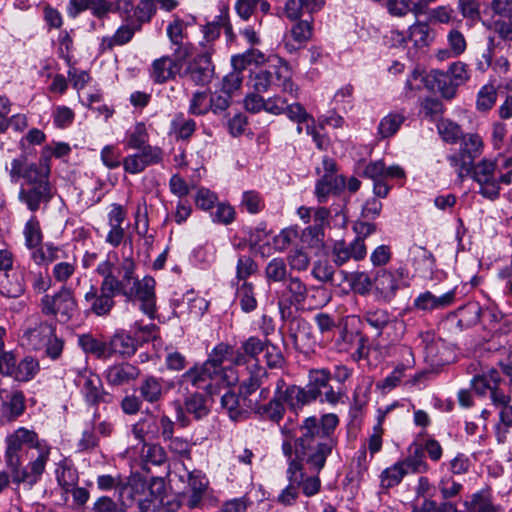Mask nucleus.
<instances>
[{"label": "nucleus", "instance_id": "nucleus-33", "mask_svg": "<svg viewBox=\"0 0 512 512\" xmlns=\"http://www.w3.org/2000/svg\"><path fill=\"white\" fill-rule=\"evenodd\" d=\"M82 392L86 401L90 404L106 402L108 393L104 391L102 381L97 375L84 376Z\"/></svg>", "mask_w": 512, "mask_h": 512}, {"label": "nucleus", "instance_id": "nucleus-25", "mask_svg": "<svg viewBox=\"0 0 512 512\" xmlns=\"http://www.w3.org/2000/svg\"><path fill=\"white\" fill-rule=\"evenodd\" d=\"M140 397L143 401L154 404L159 402L168 391L161 378L150 375L146 376L138 387Z\"/></svg>", "mask_w": 512, "mask_h": 512}, {"label": "nucleus", "instance_id": "nucleus-64", "mask_svg": "<svg viewBox=\"0 0 512 512\" xmlns=\"http://www.w3.org/2000/svg\"><path fill=\"white\" fill-rule=\"evenodd\" d=\"M413 512H459L456 505L449 501L437 503L432 499H425L421 506Z\"/></svg>", "mask_w": 512, "mask_h": 512}, {"label": "nucleus", "instance_id": "nucleus-28", "mask_svg": "<svg viewBox=\"0 0 512 512\" xmlns=\"http://www.w3.org/2000/svg\"><path fill=\"white\" fill-rule=\"evenodd\" d=\"M25 292L23 276L15 271L1 274L0 295L8 299L20 298Z\"/></svg>", "mask_w": 512, "mask_h": 512}, {"label": "nucleus", "instance_id": "nucleus-36", "mask_svg": "<svg viewBox=\"0 0 512 512\" xmlns=\"http://www.w3.org/2000/svg\"><path fill=\"white\" fill-rule=\"evenodd\" d=\"M136 263L130 256L124 257L118 268L117 284L113 287L118 294H126V290L133 285L135 279Z\"/></svg>", "mask_w": 512, "mask_h": 512}, {"label": "nucleus", "instance_id": "nucleus-10", "mask_svg": "<svg viewBox=\"0 0 512 512\" xmlns=\"http://www.w3.org/2000/svg\"><path fill=\"white\" fill-rule=\"evenodd\" d=\"M496 167V161L483 159L476 165L473 164L470 172L480 186L479 193L489 200H496L499 197L500 186L495 177Z\"/></svg>", "mask_w": 512, "mask_h": 512}, {"label": "nucleus", "instance_id": "nucleus-50", "mask_svg": "<svg viewBox=\"0 0 512 512\" xmlns=\"http://www.w3.org/2000/svg\"><path fill=\"white\" fill-rule=\"evenodd\" d=\"M60 250L51 244L41 245L31 252V258L37 265H45L60 259Z\"/></svg>", "mask_w": 512, "mask_h": 512}, {"label": "nucleus", "instance_id": "nucleus-55", "mask_svg": "<svg viewBox=\"0 0 512 512\" xmlns=\"http://www.w3.org/2000/svg\"><path fill=\"white\" fill-rule=\"evenodd\" d=\"M497 91L492 84L483 86L477 95L476 107L479 111L490 110L496 102Z\"/></svg>", "mask_w": 512, "mask_h": 512}, {"label": "nucleus", "instance_id": "nucleus-21", "mask_svg": "<svg viewBox=\"0 0 512 512\" xmlns=\"http://www.w3.org/2000/svg\"><path fill=\"white\" fill-rule=\"evenodd\" d=\"M185 476L187 477V487L183 494L186 497V505L192 509L200 504L207 482L200 471H186L185 475H181L180 478L184 479Z\"/></svg>", "mask_w": 512, "mask_h": 512}, {"label": "nucleus", "instance_id": "nucleus-4", "mask_svg": "<svg viewBox=\"0 0 512 512\" xmlns=\"http://www.w3.org/2000/svg\"><path fill=\"white\" fill-rule=\"evenodd\" d=\"M27 345L36 351H44L52 360L58 359L64 348V340L56 335L55 326L46 321L35 323L24 333Z\"/></svg>", "mask_w": 512, "mask_h": 512}, {"label": "nucleus", "instance_id": "nucleus-15", "mask_svg": "<svg viewBox=\"0 0 512 512\" xmlns=\"http://www.w3.org/2000/svg\"><path fill=\"white\" fill-rule=\"evenodd\" d=\"M53 196L52 185H39L38 187H22L19 191L18 199L26 205L30 212L35 213L42 206L48 205Z\"/></svg>", "mask_w": 512, "mask_h": 512}, {"label": "nucleus", "instance_id": "nucleus-44", "mask_svg": "<svg viewBox=\"0 0 512 512\" xmlns=\"http://www.w3.org/2000/svg\"><path fill=\"white\" fill-rule=\"evenodd\" d=\"M38 370V361L31 356H27L17 364L15 372H10V377L17 381L26 382L31 380Z\"/></svg>", "mask_w": 512, "mask_h": 512}, {"label": "nucleus", "instance_id": "nucleus-39", "mask_svg": "<svg viewBox=\"0 0 512 512\" xmlns=\"http://www.w3.org/2000/svg\"><path fill=\"white\" fill-rule=\"evenodd\" d=\"M156 10L157 7L154 3V0H140L137 6L134 8L133 13H131V9L128 13L123 14L130 18L136 25H139L141 28L144 23L151 20Z\"/></svg>", "mask_w": 512, "mask_h": 512}, {"label": "nucleus", "instance_id": "nucleus-7", "mask_svg": "<svg viewBox=\"0 0 512 512\" xmlns=\"http://www.w3.org/2000/svg\"><path fill=\"white\" fill-rule=\"evenodd\" d=\"M461 146L458 154L449 156L452 166L457 168L459 177L470 174L474 160L483 150V140L478 134H466L461 137Z\"/></svg>", "mask_w": 512, "mask_h": 512}, {"label": "nucleus", "instance_id": "nucleus-43", "mask_svg": "<svg viewBox=\"0 0 512 512\" xmlns=\"http://www.w3.org/2000/svg\"><path fill=\"white\" fill-rule=\"evenodd\" d=\"M79 344L87 353H91L97 358H109V342H103L86 334L79 337Z\"/></svg>", "mask_w": 512, "mask_h": 512}, {"label": "nucleus", "instance_id": "nucleus-26", "mask_svg": "<svg viewBox=\"0 0 512 512\" xmlns=\"http://www.w3.org/2000/svg\"><path fill=\"white\" fill-rule=\"evenodd\" d=\"M345 187V178L342 175L324 174L316 183L315 195L319 203H324L328 195L337 194Z\"/></svg>", "mask_w": 512, "mask_h": 512}, {"label": "nucleus", "instance_id": "nucleus-53", "mask_svg": "<svg viewBox=\"0 0 512 512\" xmlns=\"http://www.w3.org/2000/svg\"><path fill=\"white\" fill-rule=\"evenodd\" d=\"M331 379V373L327 369H314L309 372V384L307 388L317 393V398L321 395V389L328 386Z\"/></svg>", "mask_w": 512, "mask_h": 512}, {"label": "nucleus", "instance_id": "nucleus-58", "mask_svg": "<svg viewBox=\"0 0 512 512\" xmlns=\"http://www.w3.org/2000/svg\"><path fill=\"white\" fill-rule=\"evenodd\" d=\"M86 9H89L99 19L104 18L110 12H119L112 0H86Z\"/></svg>", "mask_w": 512, "mask_h": 512}, {"label": "nucleus", "instance_id": "nucleus-62", "mask_svg": "<svg viewBox=\"0 0 512 512\" xmlns=\"http://www.w3.org/2000/svg\"><path fill=\"white\" fill-rule=\"evenodd\" d=\"M313 34V26L311 21L298 20V22L292 27L291 35L299 44H304L309 41Z\"/></svg>", "mask_w": 512, "mask_h": 512}, {"label": "nucleus", "instance_id": "nucleus-37", "mask_svg": "<svg viewBox=\"0 0 512 512\" xmlns=\"http://www.w3.org/2000/svg\"><path fill=\"white\" fill-rule=\"evenodd\" d=\"M365 320L370 326L376 329L391 326L394 330L400 333L404 330V323L397 320L391 321L390 314L384 309H375L366 312Z\"/></svg>", "mask_w": 512, "mask_h": 512}, {"label": "nucleus", "instance_id": "nucleus-13", "mask_svg": "<svg viewBox=\"0 0 512 512\" xmlns=\"http://www.w3.org/2000/svg\"><path fill=\"white\" fill-rule=\"evenodd\" d=\"M117 293L113 287L100 285L98 290L96 286L90 285L89 290L84 294V302L89 305L91 313L97 316H105L113 308V298Z\"/></svg>", "mask_w": 512, "mask_h": 512}, {"label": "nucleus", "instance_id": "nucleus-5", "mask_svg": "<svg viewBox=\"0 0 512 512\" xmlns=\"http://www.w3.org/2000/svg\"><path fill=\"white\" fill-rule=\"evenodd\" d=\"M41 312L46 316H53L60 322H68L78 312V303L74 291L67 285L54 294H45L40 301Z\"/></svg>", "mask_w": 512, "mask_h": 512}, {"label": "nucleus", "instance_id": "nucleus-61", "mask_svg": "<svg viewBox=\"0 0 512 512\" xmlns=\"http://www.w3.org/2000/svg\"><path fill=\"white\" fill-rule=\"evenodd\" d=\"M139 150L140 151L135 153V155L139 156L145 168L150 165L158 164L163 159V152L159 147L145 145Z\"/></svg>", "mask_w": 512, "mask_h": 512}, {"label": "nucleus", "instance_id": "nucleus-52", "mask_svg": "<svg viewBox=\"0 0 512 512\" xmlns=\"http://www.w3.org/2000/svg\"><path fill=\"white\" fill-rule=\"evenodd\" d=\"M286 263L281 258L272 259L265 268V276L269 281L282 282L287 277Z\"/></svg>", "mask_w": 512, "mask_h": 512}, {"label": "nucleus", "instance_id": "nucleus-20", "mask_svg": "<svg viewBox=\"0 0 512 512\" xmlns=\"http://www.w3.org/2000/svg\"><path fill=\"white\" fill-rule=\"evenodd\" d=\"M303 476H305V473L302 471V464L296 460L291 461L287 469L289 485L283 489L278 496L277 501L279 503L287 506L293 504L296 501L298 497V487L301 485Z\"/></svg>", "mask_w": 512, "mask_h": 512}, {"label": "nucleus", "instance_id": "nucleus-12", "mask_svg": "<svg viewBox=\"0 0 512 512\" xmlns=\"http://www.w3.org/2000/svg\"><path fill=\"white\" fill-rule=\"evenodd\" d=\"M127 299H138L141 302V310L150 318L155 313V280L150 276L143 279H135L133 285L122 294Z\"/></svg>", "mask_w": 512, "mask_h": 512}, {"label": "nucleus", "instance_id": "nucleus-46", "mask_svg": "<svg viewBox=\"0 0 512 512\" xmlns=\"http://www.w3.org/2000/svg\"><path fill=\"white\" fill-rule=\"evenodd\" d=\"M184 408L186 412L192 414L197 420L202 419L209 412L206 399L200 393H193L188 396L184 401Z\"/></svg>", "mask_w": 512, "mask_h": 512}, {"label": "nucleus", "instance_id": "nucleus-59", "mask_svg": "<svg viewBox=\"0 0 512 512\" xmlns=\"http://www.w3.org/2000/svg\"><path fill=\"white\" fill-rule=\"evenodd\" d=\"M491 378L493 381V387L490 392V397H491L493 404L499 409L506 405H509L510 401H511L510 395L504 393L498 387V384L501 381L499 373L497 371H491Z\"/></svg>", "mask_w": 512, "mask_h": 512}, {"label": "nucleus", "instance_id": "nucleus-16", "mask_svg": "<svg viewBox=\"0 0 512 512\" xmlns=\"http://www.w3.org/2000/svg\"><path fill=\"white\" fill-rule=\"evenodd\" d=\"M366 246L361 237L347 244L344 241H337L332 248L333 262L337 266H342L349 260L359 261L366 256Z\"/></svg>", "mask_w": 512, "mask_h": 512}, {"label": "nucleus", "instance_id": "nucleus-45", "mask_svg": "<svg viewBox=\"0 0 512 512\" xmlns=\"http://www.w3.org/2000/svg\"><path fill=\"white\" fill-rule=\"evenodd\" d=\"M405 121V117L401 113H389L383 117L378 125V133L381 138H389L393 136Z\"/></svg>", "mask_w": 512, "mask_h": 512}, {"label": "nucleus", "instance_id": "nucleus-17", "mask_svg": "<svg viewBox=\"0 0 512 512\" xmlns=\"http://www.w3.org/2000/svg\"><path fill=\"white\" fill-rule=\"evenodd\" d=\"M184 75L189 77L196 85L203 86L210 83L214 75L210 55L208 53L197 55L188 63Z\"/></svg>", "mask_w": 512, "mask_h": 512}, {"label": "nucleus", "instance_id": "nucleus-35", "mask_svg": "<svg viewBox=\"0 0 512 512\" xmlns=\"http://www.w3.org/2000/svg\"><path fill=\"white\" fill-rule=\"evenodd\" d=\"M25 408L24 393L13 391L2 404V415L7 421L12 422L24 413Z\"/></svg>", "mask_w": 512, "mask_h": 512}, {"label": "nucleus", "instance_id": "nucleus-23", "mask_svg": "<svg viewBox=\"0 0 512 512\" xmlns=\"http://www.w3.org/2000/svg\"><path fill=\"white\" fill-rule=\"evenodd\" d=\"M222 377V370H219L211 362L206 361L201 366H195L181 376L182 383H191L195 387H201L209 380Z\"/></svg>", "mask_w": 512, "mask_h": 512}, {"label": "nucleus", "instance_id": "nucleus-19", "mask_svg": "<svg viewBox=\"0 0 512 512\" xmlns=\"http://www.w3.org/2000/svg\"><path fill=\"white\" fill-rule=\"evenodd\" d=\"M186 59L187 58H179L178 56H174V58L163 56L154 60L150 72L151 78L155 83L159 84L175 78V76L180 73L183 62Z\"/></svg>", "mask_w": 512, "mask_h": 512}, {"label": "nucleus", "instance_id": "nucleus-22", "mask_svg": "<svg viewBox=\"0 0 512 512\" xmlns=\"http://www.w3.org/2000/svg\"><path fill=\"white\" fill-rule=\"evenodd\" d=\"M455 300L453 290L441 295L435 296L430 291L420 293L413 302V307L420 311H433L450 306Z\"/></svg>", "mask_w": 512, "mask_h": 512}, {"label": "nucleus", "instance_id": "nucleus-47", "mask_svg": "<svg viewBox=\"0 0 512 512\" xmlns=\"http://www.w3.org/2000/svg\"><path fill=\"white\" fill-rule=\"evenodd\" d=\"M512 428V405H506L500 408L499 422L496 425V438L498 443H505Z\"/></svg>", "mask_w": 512, "mask_h": 512}, {"label": "nucleus", "instance_id": "nucleus-2", "mask_svg": "<svg viewBox=\"0 0 512 512\" xmlns=\"http://www.w3.org/2000/svg\"><path fill=\"white\" fill-rule=\"evenodd\" d=\"M284 386L285 380L277 373H269L263 367L257 366L241 383V391L245 394H253L260 389V398L267 399L273 387L274 397L263 405H260L257 399L254 400L253 411L264 419L278 423L285 413L284 401L279 394L280 388H284Z\"/></svg>", "mask_w": 512, "mask_h": 512}, {"label": "nucleus", "instance_id": "nucleus-14", "mask_svg": "<svg viewBox=\"0 0 512 512\" xmlns=\"http://www.w3.org/2000/svg\"><path fill=\"white\" fill-rule=\"evenodd\" d=\"M252 394H245L240 390V395L234 392H226L221 398L222 408L234 421L243 420L250 411H253L254 400L249 398Z\"/></svg>", "mask_w": 512, "mask_h": 512}, {"label": "nucleus", "instance_id": "nucleus-63", "mask_svg": "<svg viewBox=\"0 0 512 512\" xmlns=\"http://www.w3.org/2000/svg\"><path fill=\"white\" fill-rule=\"evenodd\" d=\"M257 269L258 266L251 257L242 256L237 262L236 277L239 281L247 282L246 279L256 273Z\"/></svg>", "mask_w": 512, "mask_h": 512}, {"label": "nucleus", "instance_id": "nucleus-31", "mask_svg": "<svg viewBox=\"0 0 512 512\" xmlns=\"http://www.w3.org/2000/svg\"><path fill=\"white\" fill-rule=\"evenodd\" d=\"M467 512H500L501 507L494 503L489 490H481L464 502Z\"/></svg>", "mask_w": 512, "mask_h": 512}, {"label": "nucleus", "instance_id": "nucleus-40", "mask_svg": "<svg viewBox=\"0 0 512 512\" xmlns=\"http://www.w3.org/2000/svg\"><path fill=\"white\" fill-rule=\"evenodd\" d=\"M23 235L25 238V246L32 252L42 245L43 234L40 222L36 216H32L25 224Z\"/></svg>", "mask_w": 512, "mask_h": 512}, {"label": "nucleus", "instance_id": "nucleus-51", "mask_svg": "<svg viewBox=\"0 0 512 512\" xmlns=\"http://www.w3.org/2000/svg\"><path fill=\"white\" fill-rule=\"evenodd\" d=\"M265 60L264 54L256 49H251L243 54L232 57V66L237 70H244L250 64H260Z\"/></svg>", "mask_w": 512, "mask_h": 512}, {"label": "nucleus", "instance_id": "nucleus-54", "mask_svg": "<svg viewBox=\"0 0 512 512\" xmlns=\"http://www.w3.org/2000/svg\"><path fill=\"white\" fill-rule=\"evenodd\" d=\"M287 262L292 271H306L310 265V257L301 248H295L289 251Z\"/></svg>", "mask_w": 512, "mask_h": 512}, {"label": "nucleus", "instance_id": "nucleus-3", "mask_svg": "<svg viewBox=\"0 0 512 512\" xmlns=\"http://www.w3.org/2000/svg\"><path fill=\"white\" fill-rule=\"evenodd\" d=\"M251 83L257 93L282 91L293 94L296 91L292 71L282 59H277L276 63L255 73L251 77Z\"/></svg>", "mask_w": 512, "mask_h": 512}, {"label": "nucleus", "instance_id": "nucleus-60", "mask_svg": "<svg viewBox=\"0 0 512 512\" xmlns=\"http://www.w3.org/2000/svg\"><path fill=\"white\" fill-rule=\"evenodd\" d=\"M148 134L143 123H138L127 136L126 145L131 149H140L147 145Z\"/></svg>", "mask_w": 512, "mask_h": 512}, {"label": "nucleus", "instance_id": "nucleus-41", "mask_svg": "<svg viewBox=\"0 0 512 512\" xmlns=\"http://www.w3.org/2000/svg\"><path fill=\"white\" fill-rule=\"evenodd\" d=\"M430 77L434 81L437 90L446 99L455 97L458 85L453 81L449 74L439 70H434L430 73Z\"/></svg>", "mask_w": 512, "mask_h": 512}, {"label": "nucleus", "instance_id": "nucleus-1", "mask_svg": "<svg viewBox=\"0 0 512 512\" xmlns=\"http://www.w3.org/2000/svg\"><path fill=\"white\" fill-rule=\"evenodd\" d=\"M339 423L336 414H325L318 420L306 418L300 426L301 435L295 440L296 461L319 473L325 466L327 458L337 446L333 433Z\"/></svg>", "mask_w": 512, "mask_h": 512}, {"label": "nucleus", "instance_id": "nucleus-32", "mask_svg": "<svg viewBox=\"0 0 512 512\" xmlns=\"http://www.w3.org/2000/svg\"><path fill=\"white\" fill-rule=\"evenodd\" d=\"M158 430V416L155 415L141 418L132 426V433L140 442L159 439Z\"/></svg>", "mask_w": 512, "mask_h": 512}, {"label": "nucleus", "instance_id": "nucleus-38", "mask_svg": "<svg viewBox=\"0 0 512 512\" xmlns=\"http://www.w3.org/2000/svg\"><path fill=\"white\" fill-rule=\"evenodd\" d=\"M136 352V342L129 335L115 334L109 341V354L130 357Z\"/></svg>", "mask_w": 512, "mask_h": 512}, {"label": "nucleus", "instance_id": "nucleus-34", "mask_svg": "<svg viewBox=\"0 0 512 512\" xmlns=\"http://www.w3.org/2000/svg\"><path fill=\"white\" fill-rule=\"evenodd\" d=\"M285 290L283 291L282 297L287 295L285 301L289 305L302 304L307 298L308 288L306 284L295 276H289L287 279Z\"/></svg>", "mask_w": 512, "mask_h": 512}, {"label": "nucleus", "instance_id": "nucleus-42", "mask_svg": "<svg viewBox=\"0 0 512 512\" xmlns=\"http://www.w3.org/2000/svg\"><path fill=\"white\" fill-rule=\"evenodd\" d=\"M407 469L408 473H424L428 470V465L424 461V451L421 446L415 445L410 449V455L400 462Z\"/></svg>", "mask_w": 512, "mask_h": 512}, {"label": "nucleus", "instance_id": "nucleus-9", "mask_svg": "<svg viewBox=\"0 0 512 512\" xmlns=\"http://www.w3.org/2000/svg\"><path fill=\"white\" fill-rule=\"evenodd\" d=\"M36 449L38 456L30 461L25 468L10 469L14 483H25L32 487L40 480L50 458L51 448L46 443H42Z\"/></svg>", "mask_w": 512, "mask_h": 512}, {"label": "nucleus", "instance_id": "nucleus-30", "mask_svg": "<svg viewBox=\"0 0 512 512\" xmlns=\"http://www.w3.org/2000/svg\"><path fill=\"white\" fill-rule=\"evenodd\" d=\"M433 41V30L428 23L416 21L408 29V42L415 50H424Z\"/></svg>", "mask_w": 512, "mask_h": 512}, {"label": "nucleus", "instance_id": "nucleus-29", "mask_svg": "<svg viewBox=\"0 0 512 512\" xmlns=\"http://www.w3.org/2000/svg\"><path fill=\"white\" fill-rule=\"evenodd\" d=\"M125 23L122 24L112 36L102 39V47L104 49H112L114 46L124 45L128 43L134 36L135 32L141 28L136 25L130 18L124 15Z\"/></svg>", "mask_w": 512, "mask_h": 512}, {"label": "nucleus", "instance_id": "nucleus-11", "mask_svg": "<svg viewBox=\"0 0 512 512\" xmlns=\"http://www.w3.org/2000/svg\"><path fill=\"white\" fill-rule=\"evenodd\" d=\"M403 277V269L394 272L386 269L378 270L374 276V292L377 300L384 303L391 302L401 286Z\"/></svg>", "mask_w": 512, "mask_h": 512}, {"label": "nucleus", "instance_id": "nucleus-18", "mask_svg": "<svg viewBox=\"0 0 512 512\" xmlns=\"http://www.w3.org/2000/svg\"><path fill=\"white\" fill-rule=\"evenodd\" d=\"M186 28L187 24L179 17H175L167 26V36L172 45L175 46L173 56L188 58L193 53V45L186 41Z\"/></svg>", "mask_w": 512, "mask_h": 512}, {"label": "nucleus", "instance_id": "nucleus-56", "mask_svg": "<svg viewBox=\"0 0 512 512\" xmlns=\"http://www.w3.org/2000/svg\"><path fill=\"white\" fill-rule=\"evenodd\" d=\"M351 287L361 296L368 295L374 289V279L365 272H355L351 275Z\"/></svg>", "mask_w": 512, "mask_h": 512}, {"label": "nucleus", "instance_id": "nucleus-27", "mask_svg": "<svg viewBox=\"0 0 512 512\" xmlns=\"http://www.w3.org/2000/svg\"><path fill=\"white\" fill-rule=\"evenodd\" d=\"M285 389L280 388V395L284 403H287L293 408L302 407L317 399V393L314 390L301 388L295 385L284 386Z\"/></svg>", "mask_w": 512, "mask_h": 512}, {"label": "nucleus", "instance_id": "nucleus-6", "mask_svg": "<svg viewBox=\"0 0 512 512\" xmlns=\"http://www.w3.org/2000/svg\"><path fill=\"white\" fill-rule=\"evenodd\" d=\"M10 177L17 181L23 178L26 187H38L39 185L50 186V166L46 159L39 162H29L26 157L16 158L11 162Z\"/></svg>", "mask_w": 512, "mask_h": 512}, {"label": "nucleus", "instance_id": "nucleus-24", "mask_svg": "<svg viewBox=\"0 0 512 512\" xmlns=\"http://www.w3.org/2000/svg\"><path fill=\"white\" fill-rule=\"evenodd\" d=\"M140 370L130 364H115L107 368L105 371V379L111 386H123L138 378Z\"/></svg>", "mask_w": 512, "mask_h": 512}, {"label": "nucleus", "instance_id": "nucleus-8", "mask_svg": "<svg viewBox=\"0 0 512 512\" xmlns=\"http://www.w3.org/2000/svg\"><path fill=\"white\" fill-rule=\"evenodd\" d=\"M43 442L39 441L38 435L33 430L20 427L6 438L5 463L9 469L21 467L19 452L25 445L29 448H37Z\"/></svg>", "mask_w": 512, "mask_h": 512}, {"label": "nucleus", "instance_id": "nucleus-49", "mask_svg": "<svg viewBox=\"0 0 512 512\" xmlns=\"http://www.w3.org/2000/svg\"><path fill=\"white\" fill-rule=\"evenodd\" d=\"M237 299L239 300L241 309L244 312H251L257 306V301L254 295V287L252 283L243 282L237 288Z\"/></svg>", "mask_w": 512, "mask_h": 512}, {"label": "nucleus", "instance_id": "nucleus-57", "mask_svg": "<svg viewBox=\"0 0 512 512\" xmlns=\"http://www.w3.org/2000/svg\"><path fill=\"white\" fill-rule=\"evenodd\" d=\"M167 442V447L171 453L179 457L190 459V454L193 447L191 440L182 436H173Z\"/></svg>", "mask_w": 512, "mask_h": 512}, {"label": "nucleus", "instance_id": "nucleus-48", "mask_svg": "<svg viewBox=\"0 0 512 512\" xmlns=\"http://www.w3.org/2000/svg\"><path fill=\"white\" fill-rule=\"evenodd\" d=\"M407 474V469L400 462L386 468L381 474V486L391 488L398 485L402 478Z\"/></svg>", "mask_w": 512, "mask_h": 512}]
</instances>
